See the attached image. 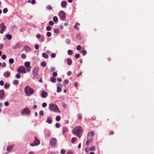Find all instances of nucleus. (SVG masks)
Masks as SVG:
<instances>
[{
	"label": "nucleus",
	"instance_id": "nucleus-1",
	"mask_svg": "<svg viewBox=\"0 0 154 154\" xmlns=\"http://www.w3.org/2000/svg\"><path fill=\"white\" fill-rule=\"evenodd\" d=\"M72 132L74 134L76 135L79 138H80L81 136L80 135V134L82 133L83 129L80 126L77 127L73 129Z\"/></svg>",
	"mask_w": 154,
	"mask_h": 154
},
{
	"label": "nucleus",
	"instance_id": "nucleus-2",
	"mask_svg": "<svg viewBox=\"0 0 154 154\" xmlns=\"http://www.w3.org/2000/svg\"><path fill=\"white\" fill-rule=\"evenodd\" d=\"M94 134V132L90 131L88 133L87 138L88 140L86 141V145L88 146L89 145L90 143L93 141V135Z\"/></svg>",
	"mask_w": 154,
	"mask_h": 154
},
{
	"label": "nucleus",
	"instance_id": "nucleus-3",
	"mask_svg": "<svg viewBox=\"0 0 154 154\" xmlns=\"http://www.w3.org/2000/svg\"><path fill=\"white\" fill-rule=\"evenodd\" d=\"M49 109L55 112H60L59 108L57 105L55 104L51 103L49 105Z\"/></svg>",
	"mask_w": 154,
	"mask_h": 154
},
{
	"label": "nucleus",
	"instance_id": "nucleus-4",
	"mask_svg": "<svg viewBox=\"0 0 154 154\" xmlns=\"http://www.w3.org/2000/svg\"><path fill=\"white\" fill-rule=\"evenodd\" d=\"M25 91L26 94L28 96H30L34 93V90L29 86L26 87Z\"/></svg>",
	"mask_w": 154,
	"mask_h": 154
},
{
	"label": "nucleus",
	"instance_id": "nucleus-5",
	"mask_svg": "<svg viewBox=\"0 0 154 154\" xmlns=\"http://www.w3.org/2000/svg\"><path fill=\"white\" fill-rule=\"evenodd\" d=\"M30 113V110L28 107H26L21 112V115L23 116H24L25 115H27L28 116H29Z\"/></svg>",
	"mask_w": 154,
	"mask_h": 154
},
{
	"label": "nucleus",
	"instance_id": "nucleus-6",
	"mask_svg": "<svg viewBox=\"0 0 154 154\" xmlns=\"http://www.w3.org/2000/svg\"><path fill=\"white\" fill-rule=\"evenodd\" d=\"M17 72L19 73H26V69L24 66H21L18 67Z\"/></svg>",
	"mask_w": 154,
	"mask_h": 154
},
{
	"label": "nucleus",
	"instance_id": "nucleus-7",
	"mask_svg": "<svg viewBox=\"0 0 154 154\" xmlns=\"http://www.w3.org/2000/svg\"><path fill=\"white\" fill-rule=\"evenodd\" d=\"M35 140L32 143H31L30 145L32 146H37L40 143V142L39 139H37L36 137H34Z\"/></svg>",
	"mask_w": 154,
	"mask_h": 154
},
{
	"label": "nucleus",
	"instance_id": "nucleus-8",
	"mask_svg": "<svg viewBox=\"0 0 154 154\" xmlns=\"http://www.w3.org/2000/svg\"><path fill=\"white\" fill-rule=\"evenodd\" d=\"M59 16L61 19L62 20H64L66 17V15L65 13L62 11H61L59 13Z\"/></svg>",
	"mask_w": 154,
	"mask_h": 154
},
{
	"label": "nucleus",
	"instance_id": "nucleus-9",
	"mask_svg": "<svg viewBox=\"0 0 154 154\" xmlns=\"http://www.w3.org/2000/svg\"><path fill=\"white\" fill-rule=\"evenodd\" d=\"M57 142L56 139L54 137L51 138L50 141V143L51 146H54L56 144Z\"/></svg>",
	"mask_w": 154,
	"mask_h": 154
},
{
	"label": "nucleus",
	"instance_id": "nucleus-10",
	"mask_svg": "<svg viewBox=\"0 0 154 154\" xmlns=\"http://www.w3.org/2000/svg\"><path fill=\"white\" fill-rule=\"evenodd\" d=\"M5 96V94L3 90H0V98L3 99Z\"/></svg>",
	"mask_w": 154,
	"mask_h": 154
},
{
	"label": "nucleus",
	"instance_id": "nucleus-11",
	"mask_svg": "<svg viewBox=\"0 0 154 154\" xmlns=\"http://www.w3.org/2000/svg\"><path fill=\"white\" fill-rule=\"evenodd\" d=\"M48 95V93L44 91H43L41 93V96L43 98L46 97Z\"/></svg>",
	"mask_w": 154,
	"mask_h": 154
},
{
	"label": "nucleus",
	"instance_id": "nucleus-12",
	"mask_svg": "<svg viewBox=\"0 0 154 154\" xmlns=\"http://www.w3.org/2000/svg\"><path fill=\"white\" fill-rule=\"evenodd\" d=\"M0 27L1 28V29L5 31L6 28V26L3 23H2L0 25Z\"/></svg>",
	"mask_w": 154,
	"mask_h": 154
},
{
	"label": "nucleus",
	"instance_id": "nucleus-13",
	"mask_svg": "<svg viewBox=\"0 0 154 154\" xmlns=\"http://www.w3.org/2000/svg\"><path fill=\"white\" fill-rule=\"evenodd\" d=\"M67 5V2L65 1H63L61 2V6L62 8H66Z\"/></svg>",
	"mask_w": 154,
	"mask_h": 154
},
{
	"label": "nucleus",
	"instance_id": "nucleus-14",
	"mask_svg": "<svg viewBox=\"0 0 154 154\" xmlns=\"http://www.w3.org/2000/svg\"><path fill=\"white\" fill-rule=\"evenodd\" d=\"M39 70V68L38 67H36L34 68L33 70V74L37 73Z\"/></svg>",
	"mask_w": 154,
	"mask_h": 154
},
{
	"label": "nucleus",
	"instance_id": "nucleus-15",
	"mask_svg": "<svg viewBox=\"0 0 154 154\" xmlns=\"http://www.w3.org/2000/svg\"><path fill=\"white\" fill-rule=\"evenodd\" d=\"M52 120L50 117H48L47 118V122L49 124H51L52 123Z\"/></svg>",
	"mask_w": 154,
	"mask_h": 154
},
{
	"label": "nucleus",
	"instance_id": "nucleus-16",
	"mask_svg": "<svg viewBox=\"0 0 154 154\" xmlns=\"http://www.w3.org/2000/svg\"><path fill=\"white\" fill-rule=\"evenodd\" d=\"M30 63L29 62H26L25 63L24 65L27 68H30Z\"/></svg>",
	"mask_w": 154,
	"mask_h": 154
},
{
	"label": "nucleus",
	"instance_id": "nucleus-17",
	"mask_svg": "<svg viewBox=\"0 0 154 154\" xmlns=\"http://www.w3.org/2000/svg\"><path fill=\"white\" fill-rule=\"evenodd\" d=\"M24 49L25 51L26 52H29L31 50L30 48L27 46H25Z\"/></svg>",
	"mask_w": 154,
	"mask_h": 154
},
{
	"label": "nucleus",
	"instance_id": "nucleus-18",
	"mask_svg": "<svg viewBox=\"0 0 154 154\" xmlns=\"http://www.w3.org/2000/svg\"><path fill=\"white\" fill-rule=\"evenodd\" d=\"M66 60L69 65H71L72 64V61L71 59L69 58H68Z\"/></svg>",
	"mask_w": 154,
	"mask_h": 154
},
{
	"label": "nucleus",
	"instance_id": "nucleus-19",
	"mask_svg": "<svg viewBox=\"0 0 154 154\" xmlns=\"http://www.w3.org/2000/svg\"><path fill=\"white\" fill-rule=\"evenodd\" d=\"M42 56L45 58L48 59V56L45 53H43Z\"/></svg>",
	"mask_w": 154,
	"mask_h": 154
},
{
	"label": "nucleus",
	"instance_id": "nucleus-20",
	"mask_svg": "<svg viewBox=\"0 0 154 154\" xmlns=\"http://www.w3.org/2000/svg\"><path fill=\"white\" fill-rule=\"evenodd\" d=\"M51 81L53 83H55L56 81V78L51 77L50 79Z\"/></svg>",
	"mask_w": 154,
	"mask_h": 154
},
{
	"label": "nucleus",
	"instance_id": "nucleus-21",
	"mask_svg": "<svg viewBox=\"0 0 154 154\" xmlns=\"http://www.w3.org/2000/svg\"><path fill=\"white\" fill-rule=\"evenodd\" d=\"M53 20L55 23H57L58 17L57 16H54L53 18Z\"/></svg>",
	"mask_w": 154,
	"mask_h": 154
},
{
	"label": "nucleus",
	"instance_id": "nucleus-22",
	"mask_svg": "<svg viewBox=\"0 0 154 154\" xmlns=\"http://www.w3.org/2000/svg\"><path fill=\"white\" fill-rule=\"evenodd\" d=\"M68 128L66 127H64L63 129V134H65L68 131Z\"/></svg>",
	"mask_w": 154,
	"mask_h": 154
},
{
	"label": "nucleus",
	"instance_id": "nucleus-23",
	"mask_svg": "<svg viewBox=\"0 0 154 154\" xmlns=\"http://www.w3.org/2000/svg\"><path fill=\"white\" fill-rule=\"evenodd\" d=\"M13 147V146H8L7 147V150L8 152L11 151Z\"/></svg>",
	"mask_w": 154,
	"mask_h": 154
},
{
	"label": "nucleus",
	"instance_id": "nucleus-24",
	"mask_svg": "<svg viewBox=\"0 0 154 154\" xmlns=\"http://www.w3.org/2000/svg\"><path fill=\"white\" fill-rule=\"evenodd\" d=\"M6 37L8 40H11L12 38V35H11L9 34L6 35Z\"/></svg>",
	"mask_w": 154,
	"mask_h": 154
},
{
	"label": "nucleus",
	"instance_id": "nucleus-25",
	"mask_svg": "<svg viewBox=\"0 0 154 154\" xmlns=\"http://www.w3.org/2000/svg\"><path fill=\"white\" fill-rule=\"evenodd\" d=\"M4 75L6 77H9L10 75V73H9L8 72H7L4 73Z\"/></svg>",
	"mask_w": 154,
	"mask_h": 154
},
{
	"label": "nucleus",
	"instance_id": "nucleus-26",
	"mask_svg": "<svg viewBox=\"0 0 154 154\" xmlns=\"http://www.w3.org/2000/svg\"><path fill=\"white\" fill-rule=\"evenodd\" d=\"M67 52L68 54L70 55H72L73 53L72 51L71 50H68Z\"/></svg>",
	"mask_w": 154,
	"mask_h": 154
},
{
	"label": "nucleus",
	"instance_id": "nucleus-27",
	"mask_svg": "<svg viewBox=\"0 0 154 154\" xmlns=\"http://www.w3.org/2000/svg\"><path fill=\"white\" fill-rule=\"evenodd\" d=\"M41 66L43 67H45L46 66V63L45 62H42L41 63Z\"/></svg>",
	"mask_w": 154,
	"mask_h": 154
},
{
	"label": "nucleus",
	"instance_id": "nucleus-28",
	"mask_svg": "<svg viewBox=\"0 0 154 154\" xmlns=\"http://www.w3.org/2000/svg\"><path fill=\"white\" fill-rule=\"evenodd\" d=\"M59 30L58 29H55L54 30V32L56 34H58L59 33Z\"/></svg>",
	"mask_w": 154,
	"mask_h": 154
},
{
	"label": "nucleus",
	"instance_id": "nucleus-29",
	"mask_svg": "<svg viewBox=\"0 0 154 154\" xmlns=\"http://www.w3.org/2000/svg\"><path fill=\"white\" fill-rule=\"evenodd\" d=\"M61 119V117L59 116H57L56 118V120L57 121H60Z\"/></svg>",
	"mask_w": 154,
	"mask_h": 154
},
{
	"label": "nucleus",
	"instance_id": "nucleus-30",
	"mask_svg": "<svg viewBox=\"0 0 154 154\" xmlns=\"http://www.w3.org/2000/svg\"><path fill=\"white\" fill-rule=\"evenodd\" d=\"M9 62L10 63L12 64L14 62V60L13 58H10L9 60Z\"/></svg>",
	"mask_w": 154,
	"mask_h": 154
},
{
	"label": "nucleus",
	"instance_id": "nucleus-31",
	"mask_svg": "<svg viewBox=\"0 0 154 154\" xmlns=\"http://www.w3.org/2000/svg\"><path fill=\"white\" fill-rule=\"evenodd\" d=\"M19 83V82L18 80H14L13 82V84L14 85H17Z\"/></svg>",
	"mask_w": 154,
	"mask_h": 154
},
{
	"label": "nucleus",
	"instance_id": "nucleus-32",
	"mask_svg": "<svg viewBox=\"0 0 154 154\" xmlns=\"http://www.w3.org/2000/svg\"><path fill=\"white\" fill-rule=\"evenodd\" d=\"M77 140V138L75 137H72L71 139V142L72 143H74Z\"/></svg>",
	"mask_w": 154,
	"mask_h": 154
},
{
	"label": "nucleus",
	"instance_id": "nucleus-33",
	"mask_svg": "<svg viewBox=\"0 0 154 154\" xmlns=\"http://www.w3.org/2000/svg\"><path fill=\"white\" fill-rule=\"evenodd\" d=\"M76 38L79 40L81 39V37L79 34H77L76 36Z\"/></svg>",
	"mask_w": 154,
	"mask_h": 154
},
{
	"label": "nucleus",
	"instance_id": "nucleus-34",
	"mask_svg": "<svg viewBox=\"0 0 154 154\" xmlns=\"http://www.w3.org/2000/svg\"><path fill=\"white\" fill-rule=\"evenodd\" d=\"M34 76L36 78H37V79H39V76L38 75V74L37 73H34V74H33Z\"/></svg>",
	"mask_w": 154,
	"mask_h": 154
},
{
	"label": "nucleus",
	"instance_id": "nucleus-35",
	"mask_svg": "<svg viewBox=\"0 0 154 154\" xmlns=\"http://www.w3.org/2000/svg\"><path fill=\"white\" fill-rule=\"evenodd\" d=\"M46 8L48 10H52V7L50 5H48L46 7Z\"/></svg>",
	"mask_w": 154,
	"mask_h": 154
},
{
	"label": "nucleus",
	"instance_id": "nucleus-36",
	"mask_svg": "<svg viewBox=\"0 0 154 154\" xmlns=\"http://www.w3.org/2000/svg\"><path fill=\"white\" fill-rule=\"evenodd\" d=\"M61 91V89L60 87H58L57 88V92H60Z\"/></svg>",
	"mask_w": 154,
	"mask_h": 154
},
{
	"label": "nucleus",
	"instance_id": "nucleus-37",
	"mask_svg": "<svg viewBox=\"0 0 154 154\" xmlns=\"http://www.w3.org/2000/svg\"><path fill=\"white\" fill-rule=\"evenodd\" d=\"M15 77L16 78L19 79L20 77V74L17 73Z\"/></svg>",
	"mask_w": 154,
	"mask_h": 154
},
{
	"label": "nucleus",
	"instance_id": "nucleus-38",
	"mask_svg": "<svg viewBox=\"0 0 154 154\" xmlns=\"http://www.w3.org/2000/svg\"><path fill=\"white\" fill-rule=\"evenodd\" d=\"M47 35L48 37H50L51 35V33L50 32H48L47 33Z\"/></svg>",
	"mask_w": 154,
	"mask_h": 154
},
{
	"label": "nucleus",
	"instance_id": "nucleus-39",
	"mask_svg": "<svg viewBox=\"0 0 154 154\" xmlns=\"http://www.w3.org/2000/svg\"><path fill=\"white\" fill-rule=\"evenodd\" d=\"M55 126L57 128H58L60 127V125L59 123H57L55 124Z\"/></svg>",
	"mask_w": 154,
	"mask_h": 154
},
{
	"label": "nucleus",
	"instance_id": "nucleus-40",
	"mask_svg": "<svg viewBox=\"0 0 154 154\" xmlns=\"http://www.w3.org/2000/svg\"><path fill=\"white\" fill-rule=\"evenodd\" d=\"M69 83V81L67 79H65L64 80V83L65 84L67 85Z\"/></svg>",
	"mask_w": 154,
	"mask_h": 154
},
{
	"label": "nucleus",
	"instance_id": "nucleus-41",
	"mask_svg": "<svg viewBox=\"0 0 154 154\" xmlns=\"http://www.w3.org/2000/svg\"><path fill=\"white\" fill-rule=\"evenodd\" d=\"M51 27L50 26H48L46 27V30L48 31H50V30H51Z\"/></svg>",
	"mask_w": 154,
	"mask_h": 154
},
{
	"label": "nucleus",
	"instance_id": "nucleus-42",
	"mask_svg": "<svg viewBox=\"0 0 154 154\" xmlns=\"http://www.w3.org/2000/svg\"><path fill=\"white\" fill-rule=\"evenodd\" d=\"M21 57L22 58L24 59L26 58V56L24 54H23L21 55Z\"/></svg>",
	"mask_w": 154,
	"mask_h": 154
},
{
	"label": "nucleus",
	"instance_id": "nucleus-43",
	"mask_svg": "<svg viewBox=\"0 0 154 154\" xmlns=\"http://www.w3.org/2000/svg\"><path fill=\"white\" fill-rule=\"evenodd\" d=\"M52 75L54 77H56L57 75V74L56 72H54L52 73Z\"/></svg>",
	"mask_w": 154,
	"mask_h": 154
},
{
	"label": "nucleus",
	"instance_id": "nucleus-44",
	"mask_svg": "<svg viewBox=\"0 0 154 154\" xmlns=\"http://www.w3.org/2000/svg\"><path fill=\"white\" fill-rule=\"evenodd\" d=\"M78 119L80 120H81L82 119V116L81 114H79L78 115Z\"/></svg>",
	"mask_w": 154,
	"mask_h": 154
},
{
	"label": "nucleus",
	"instance_id": "nucleus-45",
	"mask_svg": "<svg viewBox=\"0 0 154 154\" xmlns=\"http://www.w3.org/2000/svg\"><path fill=\"white\" fill-rule=\"evenodd\" d=\"M47 104L45 102L43 103L42 104V106L44 108L46 107L47 106Z\"/></svg>",
	"mask_w": 154,
	"mask_h": 154
},
{
	"label": "nucleus",
	"instance_id": "nucleus-46",
	"mask_svg": "<svg viewBox=\"0 0 154 154\" xmlns=\"http://www.w3.org/2000/svg\"><path fill=\"white\" fill-rule=\"evenodd\" d=\"M8 10L7 8H5L3 10V12L4 13H6L8 12Z\"/></svg>",
	"mask_w": 154,
	"mask_h": 154
},
{
	"label": "nucleus",
	"instance_id": "nucleus-47",
	"mask_svg": "<svg viewBox=\"0 0 154 154\" xmlns=\"http://www.w3.org/2000/svg\"><path fill=\"white\" fill-rule=\"evenodd\" d=\"M39 115L41 116H42L44 114V112L43 111L41 110L39 112Z\"/></svg>",
	"mask_w": 154,
	"mask_h": 154
},
{
	"label": "nucleus",
	"instance_id": "nucleus-48",
	"mask_svg": "<svg viewBox=\"0 0 154 154\" xmlns=\"http://www.w3.org/2000/svg\"><path fill=\"white\" fill-rule=\"evenodd\" d=\"M49 23L51 26H53L54 24V23L52 21H50L49 22Z\"/></svg>",
	"mask_w": 154,
	"mask_h": 154
},
{
	"label": "nucleus",
	"instance_id": "nucleus-49",
	"mask_svg": "<svg viewBox=\"0 0 154 154\" xmlns=\"http://www.w3.org/2000/svg\"><path fill=\"white\" fill-rule=\"evenodd\" d=\"M80 56V54H77L75 55V57L76 59H78L79 58Z\"/></svg>",
	"mask_w": 154,
	"mask_h": 154
},
{
	"label": "nucleus",
	"instance_id": "nucleus-50",
	"mask_svg": "<svg viewBox=\"0 0 154 154\" xmlns=\"http://www.w3.org/2000/svg\"><path fill=\"white\" fill-rule=\"evenodd\" d=\"M50 135V133L49 131H48V134H46L45 135V137H49Z\"/></svg>",
	"mask_w": 154,
	"mask_h": 154
},
{
	"label": "nucleus",
	"instance_id": "nucleus-51",
	"mask_svg": "<svg viewBox=\"0 0 154 154\" xmlns=\"http://www.w3.org/2000/svg\"><path fill=\"white\" fill-rule=\"evenodd\" d=\"M51 57L52 58H54L56 56V54H55V53H52L51 54Z\"/></svg>",
	"mask_w": 154,
	"mask_h": 154
},
{
	"label": "nucleus",
	"instance_id": "nucleus-52",
	"mask_svg": "<svg viewBox=\"0 0 154 154\" xmlns=\"http://www.w3.org/2000/svg\"><path fill=\"white\" fill-rule=\"evenodd\" d=\"M6 56L5 55L3 54L2 56V59L4 60L6 58Z\"/></svg>",
	"mask_w": 154,
	"mask_h": 154
},
{
	"label": "nucleus",
	"instance_id": "nucleus-53",
	"mask_svg": "<svg viewBox=\"0 0 154 154\" xmlns=\"http://www.w3.org/2000/svg\"><path fill=\"white\" fill-rule=\"evenodd\" d=\"M35 48L36 50H38V48H39V46L37 44H36L35 45Z\"/></svg>",
	"mask_w": 154,
	"mask_h": 154
},
{
	"label": "nucleus",
	"instance_id": "nucleus-54",
	"mask_svg": "<svg viewBox=\"0 0 154 154\" xmlns=\"http://www.w3.org/2000/svg\"><path fill=\"white\" fill-rule=\"evenodd\" d=\"M81 48V47L80 45H79L77 46L76 48V49L77 50H79Z\"/></svg>",
	"mask_w": 154,
	"mask_h": 154
},
{
	"label": "nucleus",
	"instance_id": "nucleus-55",
	"mask_svg": "<svg viewBox=\"0 0 154 154\" xmlns=\"http://www.w3.org/2000/svg\"><path fill=\"white\" fill-rule=\"evenodd\" d=\"M90 149L91 151H94L95 150V149L94 146H92L90 148Z\"/></svg>",
	"mask_w": 154,
	"mask_h": 154
},
{
	"label": "nucleus",
	"instance_id": "nucleus-56",
	"mask_svg": "<svg viewBox=\"0 0 154 154\" xmlns=\"http://www.w3.org/2000/svg\"><path fill=\"white\" fill-rule=\"evenodd\" d=\"M87 54V52L86 51L84 50L82 51V54L83 55H85Z\"/></svg>",
	"mask_w": 154,
	"mask_h": 154
},
{
	"label": "nucleus",
	"instance_id": "nucleus-57",
	"mask_svg": "<svg viewBox=\"0 0 154 154\" xmlns=\"http://www.w3.org/2000/svg\"><path fill=\"white\" fill-rule=\"evenodd\" d=\"M10 85H8L7 84H5V88H7L9 87Z\"/></svg>",
	"mask_w": 154,
	"mask_h": 154
},
{
	"label": "nucleus",
	"instance_id": "nucleus-58",
	"mask_svg": "<svg viewBox=\"0 0 154 154\" xmlns=\"http://www.w3.org/2000/svg\"><path fill=\"white\" fill-rule=\"evenodd\" d=\"M6 66V64L4 62L2 63V67H5Z\"/></svg>",
	"mask_w": 154,
	"mask_h": 154
},
{
	"label": "nucleus",
	"instance_id": "nucleus-59",
	"mask_svg": "<svg viewBox=\"0 0 154 154\" xmlns=\"http://www.w3.org/2000/svg\"><path fill=\"white\" fill-rule=\"evenodd\" d=\"M65 152V151L64 149H62L61 151V154H64Z\"/></svg>",
	"mask_w": 154,
	"mask_h": 154
},
{
	"label": "nucleus",
	"instance_id": "nucleus-60",
	"mask_svg": "<svg viewBox=\"0 0 154 154\" xmlns=\"http://www.w3.org/2000/svg\"><path fill=\"white\" fill-rule=\"evenodd\" d=\"M62 79L60 78H58L57 79V81L58 82H62Z\"/></svg>",
	"mask_w": 154,
	"mask_h": 154
},
{
	"label": "nucleus",
	"instance_id": "nucleus-61",
	"mask_svg": "<svg viewBox=\"0 0 154 154\" xmlns=\"http://www.w3.org/2000/svg\"><path fill=\"white\" fill-rule=\"evenodd\" d=\"M36 3V1L35 0H32L31 1V3L33 4H35Z\"/></svg>",
	"mask_w": 154,
	"mask_h": 154
},
{
	"label": "nucleus",
	"instance_id": "nucleus-62",
	"mask_svg": "<svg viewBox=\"0 0 154 154\" xmlns=\"http://www.w3.org/2000/svg\"><path fill=\"white\" fill-rule=\"evenodd\" d=\"M36 37L37 38H39L41 37V35L39 34H37L36 35Z\"/></svg>",
	"mask_w": 154,
	"mask_h": 154
},
{
	"label": "nucleus",
	"instance_id": "nucleus-63",
	"mask_svg": "<svg viewBox=\"0 0 154 154\" xmlns=\"http://www.w3.org/2000/svg\"><path fill=\"white\" fill-rule=\"evenodd\" d=\"M4 82L3 81H0V85L3 86L4 85Z\"/></svg>",
	"mask_w": 154,
	"mask_h": 154
},
{
	"label": "nucleus",
	"instance_id": "nucleus-64",
	"mask_svg": "<svg viewBox=\"0 0 154 154\" xmlns=\"http://www.w3.org/2000/svg\"><path fill=\"white\" fill-rule=\"evenodd\" d=\"M9 104V103L8 102H5V105L6 106H8Z\"/></svg>",
	"mask_w": 154,
	"mask_h": 154
}]
</instances>
